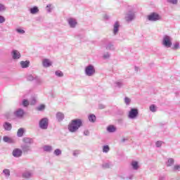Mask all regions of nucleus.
<instances>
[{
	"label": "nucleus",
	"instance_id": "nucleus-30",
	"mask_svg": "<svg viewBox=\"0 0 180 180\" xmlns=\"http://www.w3.org/2000/svg\"><path fill=\"white\" fill-rule=\"evenodd\" d=\"M3 141L4 143H13L12 139L9 138L8 136H4Z\"/></svg>",
	"mask_w": 180,
	"mask_h": 180
},
{
	"label": "nucleus",
	"instance_id": "nucleus-45",
	"mask_svg": "<svg viewBox=\"0 0 180 180\" xmlns=\"http://www.w3.org/2000/svg\"><path fill=\"white\" fill-rule=\"evenodd\" d=\"M161 146H162V141H158L155 143V146H156L158 148H160V147H161Z\"/></svg>",
	"mask_w": 180,
	"mask_h": 180
},
{
	"label": "nucleus",
	"instance_id": "nucleus-32",
	"mask_svg": "<svg viewBox=\"0 0 180 180\" xmlns=\"http://www.w3.org/2000/svg\"><path fill=\"white\" fill-rule=\"evenodd\" d=\"M103 168L108 169L112 167V164L110 162H104L102 165Z\"/></svg>",
	"mask_w": 180,
	"mask_h": 180
},
{
	"label": "nucleus",
	"instance_id": "nucleus-2",
	"mask_svg": "<svg viewBox=\"0 0 180 180\" xmlns=\"http://www.w3.org/2000/svg\"><path fill=\"white\" fill-rule=\"evenodd\" d=\"M149 22H158V20H162V17L158 13L153 12L147 16Z\"/></svg>",
	"mask_w": 180,
	"mask_h": 180
},
{
	"label": "nucleus",
	"instance_id": "nucleus-9",
	"mask_svg": "<svg viewBox=\"0 0 180 180\" xmlns=\"http://www.w3.org/2000/svg\"><path fill=\"white\" fill-rule=\"evenodd\" d=\"M22 178L25 179H30L33 178V172L32 170H26L22 173Z\"/></svg>",
	"mask_w": 180,
	"mask_h": 180
},
{
	"label": "nucleus",
	"instance_id": "nucleus-28",
	"mask_svg": "<svg viewBox=\"0 0 180 180\" xmlns=\"http://www.w3.org/2000/svg\"><path fill=\"white\" fill-rule=\"evenodd\" d=\"M3 174H4L6 178H9L11 176V170L5 169L3 170Z\"/></svg>",
	"mask_w": 180,
	"mask_h": 180
},
{
	"label": "nucleus",
	"instance_id": "nucleus-43",
	"mask_svg": "<svg viewBox=\"0 0 180 180\" xmlns=\"http://www.w3.org/2000/svg\"><path fill=\"white\" fill-rule=\"evenodd\" d=\"M131 102V100L128 97L124 98V103H126V105H130Z\"/></svg>",
	"mask_w": 180,
	"mask_h": 180
},
{
	"label": "nucleus",
	"instance_id": "nucleus-7",
	"mask_svg": "<svg viewBox=\"0 0 180 180\" xmlns=\"http://www.w3.org/2000/svg\"><path fill=\"white\" fill-rule=\"evenodd\" d=\"M134 12L132 11H128L125 15V20L127 22H131L132 20H134Z\"/></svg>",
	"mask_w": 180,
	"mask_h": 180
},
{
	"label": "nucleus",
	"instance_id": "nucleus-11",
	"mask_svg": "<svg viewBox=\"0 0 180 180\" xmlns=\"http://www.w3.org/2000/svg\"><path fill=\"white\" fill-rule=\"evenodd\" d=\"M120 28V23L119 21H116L113 25L112 33L114 36H116L119 33V29Z\"/></svg>",
	"mask_w": 180,
	"mask_h": 180
},
{
	"label": "nucleus",
	"instance_id": "nucleus-21",
	"mask_svg": "<svg viewBox=\"0 0 180 180\" xmlns=\"http://www.w3.org/2000/svg\"><path fill=\"white\" fill-rule=\"evenodd\" d=\"M43 150L45 151V153H51V151H53V146L45 145L43 146Z\"/></svg>",
	"mask_w": 180,
	"mask_h": 180
},
{
	"label": "nucleus",
	"instance_id": "nucleus-42",
	"mask_svg": "<svg viewBox=\"0 0 180 180\" xmlns=\"http://www.w3.org/2000/svg\"><path fill=\"white\" fill-rule=\"evenodd\" d=\"M37 110L41 111V110H44V109H46V105H40L39 106L37 107Z\"/></svg>",
	"mask_w": 180,
	"mask_h": 180
},
{
	"label": "nucleus",
	"instance_id": "nucleus-27",
	"mask_svg": "<svg viewBox=\"0 0 180 180\" xmlns=\"http://www.w3.org/2000/svg\"><path fill=\"white\" fill-rule=\"evenodd\" d=\"M175 162V160H174V159L172 158H169L168 159L166 165L167 167H172V165H174V163Z\"/></svg>",
	"mask_w": 180,
	"mask_h": 180
},
{
	"label": "nucleus",
	"instance_id": "nucleus-56",
	"mask_svg": "<svg viewBox=\"0 0 180 180\" xmlns=\"http://www.w3.org/2000/svg\"><path fill=\"white\" fill-rule=\"evenodd\" d=\"M104 19H105L106 20H108V19H109V15H104Z\"/></svg>",
	"mask_w": 180,
	"mask_h": 180
},
{
	"label": "nucleus",
	"instance_id": "nucleus-29",
	"mask_svg": "<svg viewBox=\"0 0 180 180\" xmlns=\"http://www.w3.org/2000/svg\"><path fill=\"white\" fill-rule=\"evenodd\" d=\"M55 75L58 77V78H62V77H64V73H63L61 70H56L55 72Z\"/></svg>",
	"mask_w": 180,
	"mask_h": 180
},
{
	"label": "nucleus",
	"instance_id": "nucleus-15",
	"mask_svg": "<svg viewBox=\"0 0 180 180\" xmlns=\"http://www.w3.org/2000/svg\"><path fill=\"white\" fill-rule=\"evenodd\" d=\"M105 50H108L109 51H115L116 49L115 48V45L112 42H108L105 46Z\"/></svg>",
	"mask_w": 180,
	"mask_h": 180
},
{
	"label": "nucleus",
	"instance_id": "nucleus-14",
	"mask_svg": "<svg viewBox=\"0 0 180 180\" xmlns=\"http://www.w3.org/2000/svg\"><path fill=\"white\" fill-rule=\"evenodd\" d=\"M12 154L15 158H19V157H22V154H23V152L22 151V149L15 148L13 150Z\"/></svg>",
	"mask_w": 180,
	"mask_h": 180
},
{
	"label": "nucleus",
	"instance_id": "nucleus-37",
	"mask_svg": "<svg viewBox=\"0 0 180 180\" xmlns=\"http://www.w3.org/2000/svg\"><path fill=\"white\" fill-rule=\"evenodd\" d=\"M79 154H81V150H74L72 153V155L74 157H77V155H79Z\"/></svg>",
	"mask_w": 180,
	"mask_h": 180
},
{
	"label": "nucleus",
	"instance_id": "nucleus-39",
	"mask_svg": "<svg viewBox=\"0 0 180 180\" xmlns=\"http://www.w3.org/2000/svg\"><path fill=\"white\" fill-rule=\"evenodd\" d=\"M6 11V7H5V5L0 4V12H5Z\"/></svg>",
	"mask_w": 180,
	"mask_h": 180
},
{
	"label": "nucleus",
	"instance_id": "nucleus-46",
	"mask_svg": "<svg viewBox=\"0 0 180 180\" xmlns=\"http://www.w3.org/2000/svg\"><path fill=\"white\" fill-rule=\"evenodd\" d=\"M178 49H179V42H176L174 44L173 49L174 50H178Z\"/></svg>",
	"mask_w": 180,
	"mask_h": 180
},
{
	"label": "nucleus",
	"instance_id": "nucleus-12",
	"mask_svg": "<svg viewBox=\"0 0 180 180\" xmlns=\"http://www.w3.org/2000/svg\"><path fill=\"white\" fill-rule=\"evenodd\" d=\"M42 65L44 68H49L53 65V62L50 59L44 58L42 60Z\"/></svg>",
	"mask_w": 180,
	"mask_h": 180
},
{
	"label": "nucleus",
	"instance_id": "nucleus-48",
	"mask_svg": "<svg viewBox=\"0 0 180 180\" xmlns=\"http://www.w3.org/2000/svg\"><path fill=\"white\" fill-rule=\"evenodd\" d=\"M22 105L23 106L26 107V106H29V101L26 99H24L22 101Z\"/></svg>",
	"mask_w": 180,
	"mask_h": 180
},
{
	"label": "nucleus",
	"instance_id": "nucleus-59",
	"mask_svg": "<svg viewBox=\"0 0 180 180\" xmlns=\"http://www.w3.org/2000/svg\"><path fill=\"white\" fill-rule=\"evenodd\" d=\"M0 141H1V137H0Z\"/></svg>",
	"mask_w": 180,
	"mask_h": 180
},
{
	"label": "nucleus",
	"instance_id": "nucleus-19",
	"mask_svg": "<svg viewBox=\"0 0 180 180\" xmlns=\"http://www.w3.org/2000/svg\"><path fill=\"white\" fill-rule=\"evenodd\" d=\"M56 116L58 122H63V120H64V117H65L64 113L61 112H58L56 113Z\"/></svg>",
	"mask_w": 180,
	"mask_h": 180
},
{
	"label": "nucleus",
	"instance_id": "nucleus-49",
	"mask_svg": "<svg viewBox=\"0 0 180 180\" xmlns=\"http://www.w3.org/2000/svg\"><path fill=\"white\" fill-rule=\"evenodd\" d=\"M5 17L0 15V23H5Z\"/></svg>",
	"mask_w": 180,
	"mask_h": 180
},
{
	"label": "nucleus",
	"instance_id": "nucleus-24",
	"mask_svg": "<svg viewBox=\"0 0 180 180\" xmlns=\"http://www.w3.org/2000/svg\"><path fill=\"white\" fill-rule=\"evenodd\" d=\"M20 64L22 68H27V67H29V65L30 64V62L29 60L21 61Z\"/></svg>",
	"mask_w": 180,
	"mask_h": 180
},
{
	"label": "nucleus",
	"instance_id": "nucleus-31",
	"mask_svg": "<svg viewBox=\"0 0 180 180\" xmlns=\"http://www.w3.org/2000/svg\"><path fill=\"white\" fill-rule=\"evenodd\" d=\"M108 151H110V148L108 145L103 146V153H108Z\"/></svg>",
	"mask_w": 180,
	"mask_h": 180
},
{
	"label": "nucleus",
	"instance_id": "nucleus-23",
	"mask_svg": "<svg viewBox=\"0 0 180 180\" xmlns=\"http://www.w3.org/2000/svg\"><path fill=\"white\" fill-rule=\"evenodd\" d=\"M116 130V127H115L114 125H109L107 127V131H108V133H115Z\"/></svg>",
	"mask_w": 180,
	"mask_h": 180
},
{
	"label": "nucleus",
	"instance_id": "nucleus-52",
	"mask_svg": "<svg viewBox=\"0 0 180 180\" xmlns=\"http://www.w3.org/2000/svg\"><path fill=\"white\" fill-rule=\"evenodd\" d=\"M134 176V174H129V175L127 177V179L131 180V179H133Z\"/></svg>",
	"mask_w": 180,
	"mask_h": 180
},
{
	"label": "nucleus",
	"instance_id": "nucleus-34",
	"mask_svg": "<svg viewBox=\"0 0 180 180\" xmlns=\"http://www.w3.org/2000/svg\"><path fill=\"white\" fill-rule=\"evenodd\" d=\"M103 58L104 60H108V58H110V53L109 52H105L103 55Z\"/></svg>",
	"mask_w": 180,
	"mask_h": 180
},
{
	"label": "nucleus",
	"instance_id": "nucleus-20",
	"mask_svg": "<svg viewBox=\"0 0 180 180\" xmlns=\"http://www.w3.org/2000/svg\"><path fill=\"white\" fill-rule=\"evenodd\" d=\"M131 165L132 167V169H134V171H137L139 168H140V166H139V162L134 160L131 162Z\"/></svg>",
	"mask_w": 180,
	"mask_h": 180
},
{
	"label": "nucleus",
	"instance_id": "nucleus-47",
	"mask_svg": "<svg viewBox=\"0 0 180 180\" xmlns=\"http://www.w3.org/2000/svg\"><path fill=\"white\" fill-rule=\"evenodd\" d=\"M35 80L37 81V84H41L43 80L40 79V77H35Z\"/></svg>",
	"mask_w": 180,
	"mask_h": 180
},
{
	"label": "nucleus",
	"instance_id": "nucleus-5",
	"mask_svg": "<svg viewBox=\"0 0 180 180\" xmlns=\"http://www.w3.org/2000/svg\"><path fill=\"white\" fill-rule=\"evenodd\" d=\"M39 126L41 130H47V129H49V118L44 117L41 119L39 123Z\"/></svg>",
	"mask_w": 180,
	"mask_h": 180
},
{
	"label": "nucleus",
	"instance_id": "nucleus-4",
	"mask_svg": "<svg viewBox=\"0 0 180 180\" xmlns=\"http://www.w3.org/2000/svg\"><path fill=\"white\" fill-rule=\"evenodd\" d=\"M84 74L86 77H93L95 75V67L93 65H89L85 68Z\"/></svg>",
	"mask_w": 180,
	"mask_h": 180
},
{
	"label": "nucleus",
	"instance_id": "nucleus-41",
	"mask_svg": "<svg viewBox=\"0 0 180 180\" xmlns=\"http://www.w3.org/2000/svg\"><path fill=\"white\" fill-rule=\"evenodd\" d=\"M27 79L28 81H33L34 79H36V77H34V76L32 75H29L27 77Z\"/></svg>",
	"mask_w": 180,
	"mask_h": 180
},
{
	"label": "nucleus",
	"instance_id": "nucleus-13",
	"mask_svg": "<svg viewBox=\"0 0 180 180\" xmlns=\"http://www.w3.org/2000/svg\"><path fill=\"white\" fill-rule=\"evenodd\" d=\"M20 148H21L22 152L24 153H29V151H32V147L30 146V145L22 143L20 146Z\"/></svg>",
	"mask_w": 180,
	"mask_h": 180
},
{
	"label": "nucleus",
	"instance_id": "nucleus-10",
	"mask_svg": "<svg viewBox=\"0 0 180 180\" xmlns=\"http://www.w3.org/2000/svg\"><path fill=\"white\" fill-rule=\"evenodd\" d=\"M11 56L13 60H19L20 57H22V55L20 54V52L18 50H13L11 51Z\"/></svg>",
	"mask_w": 180,
	"mask_h": 180
},
{
	"label": "nucleus",
	"instance_id": "nucleus-51",
	"mask_svg": "<svg viewBox=\"0 0 180 180\" xmlns=\"http://www.w3.org/2000/svg\"><path fill=\"white\" fill-rule=\"evenodd\" d=\"M105 108H106V105H105L103 104L98 105V109H105Z\"/></svg>",
	"mask_w": 180,
	"mask_h": 180
},
{
	"label": "nucleus",
	"instance_id": "nucleus-22",
	"mask_svg": "<svg viewBox=\"0 0 180 180\" xmlns=\"http://www.w3.org/2000/svg\"><path fill=\"white\" fill-rule=\"evenodd\" d=\"M30 12L32 15H36V13H39V7L34 6L30 8Z\"/></svg>",
	"mask_w": 180,
	"mask_h": 180
},
{
	"label": "nucleus",
	"instance_id": "nucleus-33",
	"mask_svg": "<svg viewBox=\"0 0 180 180\" xmlns=\"http://www.w3.org/2000/svg\"><path fill=\"white\" fill-rule=\"evenodd\" d=\"M149 109L150 112H157V106H155V105L154 104L150 105L149 107Z\"/></svg>",
	"mask_w": 180,
	"mask_h": 180
},
{
	"label": "nucleus",
	"instance_id": "nucleus-55",
	"mask_svg": "<svg viewBox=\"0 0 180 180\" xmlns=\"http://www.w3.org/2000/svg\"><path fill=\"white\" fill-rule=\"evenodd\" d=\"M34 103H36V100L34 98L31 102V105H34Z\"/></svg>",
	"mask_w": 180,
	"mask_h": 180
},
{
	"label": "nucleus",
	"instance_id": "nucleus-8",
	"mask_svg": "<svg viewBox=\"0 0 180 180\" xmlns=\"http://www.w3.org/2000/svg\"><path fill=\"white\" fill-rule=\"evenodd\" d=\"M14 116H15V117H18V119H22V117L25 116V110L22 108H18L14 112Z\"/></svg>",
	"mask_w": 180,
	"mask_h": 180
},
{
	"label": "nucleus",
	"instance_id": "nucleus-54",
	"mask_svg": "<svg viewBox=\"0 0 180 180\" xmlns=\"http://www.w3.org/2000/svg\"><path fill=\"white\" fill-rule=\"evenodd\" d=\"M158 180H165V176H160Z\"/></svg>",
	"mask_w": 180,
	"mask_h": 180
},
{
	"label": "nucleus",
	"instance_id": "nucleus-38",
	"mask_svg": "<svg viewBox=\"0 0 180 180\" xmlns=\"http://www.w3.org/2000/svg\"><path fill=\"white\" fill-rule=\"evenodd\" d=\"M168 4H172V5H176L178 0H166Z\"/></svg>",
	"mask_w": 180,
	"mask_h": 180
},
{
	"label": "nucleus",
	"instance_id": "nucleus-50",
	"mask_svg": "<svg viewBox=\"0 0 180 180\" xmlns=\"http://www.w3.org/2000/svg\"><path fill=\"white\" fill-rule=\"evenodd\" d=\"M51 4H48L47 6H46V11H48V12H51Z\"/></svg>",
	"mask_w": 180,
	"mask_h": 180
},
{
	"label": "nucleus",
	"instance_id": "nucleus-17",
	"mask_svg": "<svg viewBox=\"0 0 180 180\" xmlns=\"http://www.w3.org/2000/svg\"><path fill=\"white\" fill-rule=\"evenodd\" d=\"M22 142L24 143V144H27V145L30 146L31 144H33L34 141H33V139H32V138L24 137L22 139Z\"/></svg>",
	"mask_w": 180,
	"mask_h": 180
},
{
	"label": "nucleus",
	"instance_id": "nucleus-44",
	"mask_svg": "<svg viewBox=\"0 0 180 180\" xmlns=\"http://www.w3.org/2000/svg\"><path fill=\"white\" fill-rule=\"evenodd\" d=\"M16 32L19 33L20 34H25V30L20 28L16 29Z\"/></svg>",
	"mask_w": 180,
	"mask_h": 180
},
{
	"label": "nucleus",
	"instance_id": "nucleus-3",
	"mask_svg": "<svg viewBox=\"0 0 180 180\" xmlns=\"http://www.w3.org/2000/svg\"><path fill=\"white\" fill-rule=\"evenodd\" d=\"M162 44L167 49H169L172 46V38L168 35H165L162 38Z\"/></svg>",
	"mask_w": 180,
	"mask_h": 180
},
{
	"label": "nucleus",
	"instance_id": "nucleus-26",
	"mask_svg": "<svg viewBox=\"0 0 180 180\" xmlns=\"http://www.w3.org/2000/svg\"><path fill=\"white\" fill-rule=\"evenodd\" d=\"M23 134H25V129L20 128L17 131L18 137H23Z\"/></svg>",
	"mask_w": 180,
	"mask_h": 180
},
{
	"label": "nucleus",
	"instance_id": "nucleus-36",
	"mask_svg": "<svg viewBox=\"0 0 180 180\" xmlns=\"http://www.w3.org/2000/svg\"><path fill=\"white\" fill-rule=\"evenodd\" d=\"M53 154L54 155H56V156L61 155L62 151L59 148H57L53 151Z\"/></svg>",
	"mask_w": 180,
	"mask_h": 180
},
{
	"label": "nucleus",
	"instance_id": "nucleus-25",
	"mask_svg": "<svg viewBox=\"0 0 180 180\" xmlns=\"http://www.w3.org/2000/svg\"><path fill=\"white\" fill-rule=\"evenodd\" d=\"M88 119L91 123H95V122H96V116H95L94 114L89 115Z\"/></svg>",
	"mask_w": 180,
	"mask_h": 180
},
{
	"label": "nucleus",
	"instance_id": "nucleus-1",
	"mask_svg": "<svg viewBox=\"0 0 180 180\" xmlns=\"http://www.w3.org/2000/svg\"><path fill=\"white\" fill-rule=\"evenodd\" d=\"M79 127H82V120L81 119L72 120L68 126V129L70 133H76L79 129Z\"/></svg>",
	"mask_w": 180,
	"mask_h": 180
},
{
	"label": "nucleus",
	"instance_id": "nucleus-53",
	"mask_svg": "<svg viewBox=\"0 0 180 180\" xmlns=\"http://www.w3.org/2000/svg\"><path fill=\"white\" fill-rule=\"evenodd\" d=\"M84 136H89V131L88 130L84 131Z\"/></svg>",
	"mask_w": 180,
	"mask_h": 180
},
{
	"label": "nucleus",
	"instance_id": "nucleus-40",
	"mask_svg": "<svg viewBox=\"0 0 180 180\" xmlns=\"http://www.w3.org/2000/svg\"><path fill=\"white\" fill-rule=\"evenodd\" d=\"M173 171H174L175 172H176V171H180V165H175L173 167Z\"/></svg>",
	"mask_w": 180,
	"mask_h": 180
},
{
	"label": "nucleus",
	"instance_id": "nucleus-6",
	"mask_svg": "<svg viewBox=\"0 0 180 180\" xmlns=\"http://www.w3.org/2000/svg\"><path fill=\"white\" fill-rule=\"evenodd\" d=\"M139 116V110L137 108H131L128 114L129 119H136Z\"/></svg>",
	"mask_w": 180,
	"mask_h": 180
},
{
	"label": "nucleus",
	"instance_id": "nucleus-16",
	"mask_svg": "<svg viewBox=\"0 0 180 180\" xmlns=\"http://www.w3.org/2000/svg\"><path fill=\"white\" fill-rule=\"evenodd\" d=\"M68 25L70 26V27L74 28L77 26V20L75 18H69L68 20Z\"/></svg>",
	"mask_w": 180,
	"mask_h": 180
},
{
	"label": "nucleus",
	"instance_id": "nucleus-58",
	"mask_svg": "<svg viewBox=\"0 0 180 180\" xmlns=\"http://www.w3.org/2000/svg\"><path fill=\"white\" fill-rule=\"evenodd\" d=\"M120 177L121 178V179H126V178L123 176H120Z\"/></svg>",
	"mask_w": 180,
	"mask_h": 180
},
{
	"label": "nucleus",
	"instance_id": "nucleus-18",
	"mask_svg": "<svg viewBox=\"0 0 180 180\" xmlns=\"http://www.w3.org/2000/svg\"><path fill=\"white\" fill-rule=\"evenodd\" d=\"M3 127H4V130H6V131H9L12 130V124L9 123L8 122H6L4 123Z\"/></svg>",
	"mask_w": 180,
	"mask_h": 180
},
{
	"label": "nucleus",
	"instance_id": "nucleus-35",
	"mask_svg": "<svg viewBox=\"0 0 180 180\" xmlns=\"http://www.w3.org/2000/svg\"><path fill=\"white\" fill-rule=\"evenodd\" d=\"M123 85H124L122 81H117L115 82V86L117 88H122Z\"/></svg>",
	"mask_w": 180,
	"mask_h": 180
},
{
	"label": "nucleus",
	"instance_id": "nucleus-57",
	"mask_svg": "<svg viewBox=\"0 0 180 180\" xmlns=\"http://www.w3.org/2000/svg\"><path fill=\"white\" fill-rule=\"evenodd\" d=\"M134 70H135V71H139V67L136 66Z\"/></svg>",
	"mask_w": 180,
	"mask_h": 180
}]
</instances>
